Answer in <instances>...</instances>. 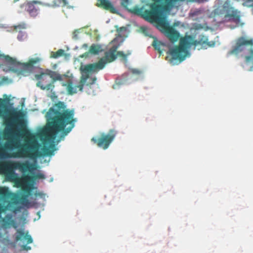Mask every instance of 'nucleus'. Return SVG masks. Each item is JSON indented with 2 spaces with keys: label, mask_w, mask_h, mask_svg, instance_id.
Instances as JSON below:
<instances>
[{
  "label": "nucleus",
  "mask_w": 253,
  "mask_h": 253,
  "mask_svg": "<svg viewBox=\"0 0 253 253\" xmlns=\"http://www.w3.org/2000/svg\"><path fill=\"white\" fill-rule=\"evenodd\" d=\"M8 188L7 187H0V197H5L8 194Z\"/></svg>",
  "instance_id": "nucleus-26"
},
{
  "label": "nucleus",
  "mask_w": 253,
  "mask_h": 253,
  "mask_svg": "<svg viewBox=\"0 0 253 253\" xmlns=\"http://www.w3.org/2000/svg\"><path fill=\"white\" fill-rule=\"evenodd\" d=\"M46 74L49 76V79H52V81L50 82L51 83H53L56 81H61L62 80V76L60 75L59 73L55 71H53L50 70H46Z\"/></svg>",
  "instance_id": "nucleus-20"
},
{
  "label": "nucleus",
  "mask_w": 253,
  "mask_h": 253,
  "mask_svg": "<svg viewBox=\"0 0 253 253\" xmlns=\"http://www.w3.org/2000/svg\"><path fill=\"white\" fill-rule=\"evenodd\" d=\"M17 107V158H28L35 159L42 156H51L56 150L54 144L48 147L43 146L40 151L41 144L27 128L26 116L24 110L25 100L22 99Z\"/></svg>",
  "instance_id": "nucleus-1"
},
{
  "label": "nucleus",
  "mask_w": 253,
  "mask_h": 253,
  "mask_svg": "<svg viewBox=\"0 0 253 253\" xmlns=\"http://www.w3.org/2000/svg\"><path fill=\"white\" fill-rule=\"evenodd\" d=\"M40 61L39 57L31 58L28 62L21 63L17 61V75L24 76H29L33 71L35 65Z\"/></svg>",
  "instance_id": "nucleus-11"
},
{
  "label": "nucleus",
  "mask_w": 253,
  "mask_h": 253,
  "mask_svg": "<svg viewBox=\"0 0 253 253\" xmlns=\"http://www.w3.org/2000/svg\"><path fill=\"white\" fill-rule=\"evenodd\" d=\"M126 2H127L128 0H126Z\"/></svg>",
  "instance_id": "nucleus-38"
},
{
  "label": "nucleus",
  "mask_w": 253,
  "mask_h": 253,
  "mask_svg": "<svg viewBox=\"0 0 253 253\" xmlns=\"http://www.w3.org/2000/svg\"><path fill=\"white\" fill-rule=\"evenodd\" d=\"M13 226L14 228H16V225H15L14 224H13Z\"/></svg>",
  "instance_id": "nucleus-36"
},
{
  "label": "nucleus",
  "mask_w": 253,
  "mask_h": 253,
  "mask_svg": "<svg viewBox=\"0 0 253 253\" xmlns=\"http://www.w3.org/2000/svg\"><path fill=\"white\" fill-rule=\"evenodd\" d=\"M131 54L130 52L128 51L126 54H125L124 52L121 51H116L117 57H122L123 59L126 60L127 56Z\"/></svg>",
  "instance_id": "nucleus-25"
},
{
  "label": "nucleus",
  "mask_w": 253,
  "mask_h": 253,
  "mask_svg": "<svg viewBox=\"0 0 253 253\" xmlns=\"http://www.w3.org/2000/svg\"><path fill=\"white\" fill-rule=\"evenodd\" d=\"M64 54V50L62 49L58 50L56 52H52L51 57L53 58H57L63 56Z\"/></svg>",
  "instance_id": "nucleus-23"
},
{
  "label": "nucleus",
  "mask_w": 253,
  "mask_h": 253,
  "mask_svg": "<svg viewBox=\"0 0 253 253\" xmlns=\"http://www.w3.org/2000/svg\"><path fill=\"white\" fill-rule=\"evenodd\" d=\"M35 195L36 196H37V195H38V193H36Z\"/></svg>",
  "instance_id": "nucleus-37"
},
{
  "label": "nucleus",
  "mask_w": 253,
  "mask_h": 253,
  "mask_svg": "<svg viewBox=\"0 0 253 253\" xmlns=\"http://www.w3.org/2000/svg\"><path fill=\"white\" fill-rule=\"evenodd\" d=\"M16 162L0 161V174L11 175L14 187H16Z\"/></svg>",
  "instance_id": "nucleus-12"
},
{
  "label": "nucleus",
  "mask_w": 253,
  "mask_h": 253,
  "mask_svg": "<svg viewBox=\"0 0 253 253\" xmlns=\"http://www.w3.org/2000/svg\"><path fill=\"white\" fill-rule=\"evenodd\" d=\"M20 205H17V242H19L20 251H28L31 250L29 244L33 242V239L29 231L25 229V225L27 223L26 219L28 211L27 209Z\"/></svg>",
  "instance_id": "nucleus-5"
},
{
  "label": "nucleus",
  "mask_w": 253,
  "mask_h": 253,
  "mask_svg": "<svg viewBox=\"0 0 253 253\" xmlns=\"http://www.w3.org/2000/svg\"><path fill=\"white\" fill-rule=\"evenodd\" d=\"M253 1V0H246V2Z\"/></svg>",
  "instance_id": "nucleus-33"
},
{
  "label": "nucleus",
  "mask_w": 253,
  "mask_h": 253,
  "mask_svg": "<svg viewBox=\"0 0 253 253\" xmlns=\"http://www.w3.org/2000/svg\"><path fill=\"white\" fill-rule=\"evenodd\" d=\"M250 55L245 56V60L246 62H249L253 59V49H251L250 50Z\"/></svg>",
  "instance_id": "nucleus-27"
},
{
  "label": "nucleus",
  "mask_w": 253,
  "mask_h": 253,
  "mask_svg": "<svg viewBox=\"0 0 253 253\" xmlns=\"http://www.w3.org/2000/svg\"><path fill=\"white\" fill-rule=\"evenodd\" d=\"M132 72L134 74H139L140 73V71H139L137 69H133L132 70Z\"/></svg>",
  "instance_id": "nucleus-31"
},
{
  "label": "nucleus",
  "mask_w": 253,
  "mask_h": 253,
  "mask_svg": "<svg viewBox=\"0 0 253 253\" xmlns=\"http://www.w3.org/2000/svg\"><path fill=\"white\" fill-rule=\"evenodd\" d=\"M105 63L103 60H101L99 63L88 64L85 65L83 68H81L82 76L79 84L78 85L73 86V83L71 81L68 82L67 84H63V85L67 86V90L68 94L72 95L77 93V88H79L80 91H82L84 85L89 77V74L102 69L104 67Z\"/></svg>",
  "instance_id": "nucleus-8"
},
{
  "label": "nucleus",
  "mask_w": 253,
  "mask_h": 253,
  "mask_svg": "<svg viewBox=\"0 0 253 253\" xmlns=\"http://www.w3.org/2000/svg\"><path fill=\"white\" fill-rule=\"evenodd\" d=\"M96 80V78L95 77L91 79V82L90 83H87L86 84L87 85L92 84L95 83Z\"/></svg>",
  "instance_id": "nucleus-29"
},
{
  "label": "nucleus",
  "mask_w": 253,
  "mask_h": 253,
  "mask_svg": "<svg viewBox=\"0 0 253 253\" xmlns=\"http://www.w3.org/2000/svg\"><path fill=\"white\" fill-rule=\"evenodd\" d=\"M100 3L97 4L99 7H101L106 10H110L113 13H116V9L108 0H99Z\"/></svg>",
  "instance_id": "nucleus-18"
},
{
  "label": "nucleus",
  "mask_w": 253,
  "mask_h": 253,
  "mask_svg": "<svg viewBox=\"0 0 253 253\" xmlns=\"http://www.w3.org/2000/svg\"><path fill=\"white\" fill-rule=\"evenodd\" d=\"M213 13L214 16L223 17L224 21L240 23L241 12L233 7L229 0L225 1L222 6L214 9Z\"/></svg>",
  "instance_id": "nucleus-9"
},
{
  "label": "nucleus",
  "mask_w": 253,
  "mask_h": 253,
  "mask_svg": "<svg viewBox=\"0 0 253 253\" xmlns=\"http://www.w3.org/2000/svg\"><path fill=\"white\" fill-rule=\"evenodd\" d=\"M126 28L124 27H121V28H119L118 29H117V31L118 32V33H120L121 32H122V31H125L126 30Z\"/></svg>",
  "instance_id": "nucleus-30"
},
{
  "label": "nucleus",
  "mask_w": 253,
  "mask_h": 253,
  "mask_svg": "<svg viewBox=\"0 0 253 253\" xmlns=\"http://www.w3.org/2000/svg\"><path fill=\"white\" fill-rule=\"evenodd\" d=\"M44 175L41 173L30 176L28 174L22 176L21 178L17 174V188L21 187V192H17V205H20L26 208L30 207V202L28 198L32 195L31 192L36 189L34 185V181L38 179H45Z\"/></svg>",
  "instance_id": "nucleus-6"
},
{
  "label": "nucleus",
  "mask_w": 253,
  "mask_h": 253,
  "mask_svg": "<svg viewBox=\"0 0 253 253\" xmlns=\"http://www.w3.org/2000/svg\"><path fill=\"white\" fill-rule=\"evenodd\" d=\"M56 109L50 108L46 114L48 121L47 126L38 133L41 140H53L57 134L61 131L66 135L75 126L76 119H74V111L66 109L63 102L59 101L55 105Z\"/></svg>",
  "instance_id": "nucleus-2"
},
{
  "label": "nucleus",
  "mask_w": 253,
  "mask_h": 253,
  "mask_svg": "<svg viewBox=\"0 0 253 253\" xmlns=\"http://www.w3.org/2000/svg\"><path fill=\"white\" fill-rule=\"evenodd\" d=\"M5 128L2 131L3 139L9 141L5 143L3 147L0 148V158L8 156L6 150L16 149V109L12 111L11 115L6 117L3 119Z\"/></svg>",
  "instance_id": "nucleus-7"
},
{
  "label": "nucleus",
  "mask_w": 253,
  "mask_h": 253,
  "mask_svg": "<svg viewBox=\"0 0 253 253\" xmlns=\"http://www.w3.org/2000/svg\"><path fill=\"white\" fill-rule=\"evenodd\" d=\"M117 134V131L116 130L111 129L107 134L102 132L99 136L93 137L91 141L98 147L105 150L109 147Z\"/></svg>",
  "instance_id": "nucleus-10"
},
{
  "label": "nucleus",
  "mask_w": 253,
  "mask_h": 253,
  "mask_svg": "<svg viewBox=\"0 0 253 253\" xmlns=\"http://www.w3.org/2000/svg\"><path fill=\"white\" fill-rule=\"evenodd\" d=\"M185 0H152L154 2H159L160 1H163L165 4L163 5V8L165 9H171L172 8L174 4L178 1H183ZM208 0H200L201 2H205Z\"/></svg>",
  "instance_id": "nucleus-17"
},
{
  "label": "nucleus",
  "mask_w": 253,
  "mask_h": 253,
  "mask_svg": "<svg viewBox=\"0 0 253 253\" xmlns=\"http://www.w3.org/2000/svg\"><path fill=\"white\" fill-rule=\"evenodd\" d=\"M12 201L13 204H16V193H13L12 198Z\"/></svg>",
  "instance_id": "nucleus-28"
},
{
  "label": "nucleus",
  "mask_w": 253,
  "mask_h": 253,
  "mask_svg": "<svg viewBox=\"0 0 253 253\" xmlns=\"http://www.w3.org/2000/svg\"><path fill=\"white\" fill-rule=\"evenodd\" d=\"M9 100L0 98V115L6 113L8 111Z\"/></svg>",
  "instance_id": "nucleus-21"
},
{
  "label": "nucleus",
  "mask_w": 253,
  "mask_h": 253,
  "mask_svg": "<svg viewBox=\"0 0 253 253\" xmlns=\"http://www.w3.org/2000/svg\"><path fill=\"white\" fill-rule=\"evenodd\" d=\"M16 0H14V1H15Z\"/></svg>",
  "instance_id": "nucleus-39"
},
{
  "label": "nucleus",
  "mask_w": 253,
  "mask_h": 253,
  "mask_svg": "<svg viewBox=\"0 0 253 253\" xmlns=\"http://www.w3.org/2000/svg\"><path fill=\"white\" fill-rule=\"evenodd\" d=\"M100 51V47L98 45L92 44L89 48V52L93 54H97Z\"/></svg>",
  "instance_id": "nucleus-24"
},
{
  "label": "nucleus",
  "mask_w": 253,
  "mask_h": 253,
  "mask_svg": "<svg viewBox=\"0 0 253 253\" xmlns=\"http://www.w3.org/2000/svg\"><path fill=\"white\" fill-rule=\"evenodd\" d=\"M11 155H12V157H13V158H16V152H13L12 153Z\"/></svg>",
  "instance_id": "nucleus-32"
},
{
  "label": "nucleus",
  "mask_w": 253,
  "mask_h": 253,
  "mask_svg": "<svg viewBox=\"0 0 253 253\" xmlns=\"http://www.w3.org/2000/svg\"><path fill=\"white\" fill-rule=\"evenodd\" d=\"M36 79L38 80L37 86L40 87L42 90H51L54 85L51 83L48 75L46 74V71L40 74L35 75Z\"/></svg>",
  "instance_id": "nucleus-14"
},
{
  "label": "nucleus",
  "mask_w": 253,
  "mask_h": 253,
  "mask_svg": "<svg viewBox=\"0 0 253 253\" xmlns=\"http://www.w3.org/2000/svg\"><path fill=\"white\" fill-rule=\"evenodd\" d=\"M13 212H16V208H14L13 209Z\"/></svg>",
  "instance_id": "nucleus-34"
},
{
  "label": "nucleus",
  "mask_w": 253,
  "mask_h": 253,
  "mask_svg": "<svg viewBox=\"0 0 253 253\" xmlns=\"http://www.w3.org/2000/svg\"><path fill=\"white\" fill-rule=\"evenodd\" d=\"M36 169L35 165L31 164L28 161L24 162H17V169H19L23 172L31 171Z\"/></svg>",
  "instance_id": "nucleus-15"
},
{
  "label": "nucleus",
  "mask_w": 253,
  "mask_h": 253,
  "mask_svg": "<svg viewBox=\"0 0 253 253\" xmlns=\"http://www.w3.org/2000/svg\"><path fill=\"white\" fill-rule=\"evenodd\" d=\"M150 7V10L144 11L142 15L143 18L149 22L157 23L171 42L177 41L180 36L179 33L173 27L169 26L162 17V6L161 4L152 3Z\"/></svg>",
  "instance_id": "nucleus-4"
},
{
  "label": "nucleus",
  "mask_w": 253,
  "mask_h": 253,
  "mask_svg": "<svg viewBox=\"0 0 253 253\" xmlns=\"http://www.w3.org/2000/svg\"><path fill=\"white\" fill-rule=\"evenodd\" d=\"M248 45L253 46V40H248L244 37L237 39L235 45L232 49L228 52V55L237 54L244 50L245 47Z\"/></svg>",
  "instance_id": "nucleus-13"
},
{
  "label": "nucleus",
  "mask_w": 253,
  "mask_h": 253,
  "mask_svg": "<svg viewBox=\"0 0 253 253\" xmlns=\"http://www.w3.org/2000/svg\"><path fill=\"white\" fill-rule=\"evenodd\" d=\"M250 71H253V66L251 67Z\"/></svg>",
  "instance_id": "nucleus-35"
},
{
  "label": "nucleus",
  "mask_w": 253,
  "mask_h": 253,
  "mask_svg": "<svg viewBox=\"0 0 253 253\" xmlns=\"http://www.w3.org/2000/svg\"><path fill=\"white\" fill-rule=\"evenodd\" d=\"M152 45L156 50L158 51L160 53H162L163 50L162 49V47L164 45V43H163L160 41H158L156 40L153 41Z\"/></svg>",
  "instance_id": "nucleus-22"
},
{
  "label": "nucleus",
  "mask_w": 253,
  "mask_h": 253,
  "mask_svg": "<svg viewBox=\"0 0 253 253\" xmlns=\"http://www.w3.org/2000/svg\"><path fill=\"white\" fill-rule=\"evenodd\" d=\"M26 28L25 24L17 25V32H18L17 38L19 41H23L27 37V35L25 31Z\"/></svg>",
  "instance_id": "nucleus-19"
},
{
  "label": "nucleus",
  "mask_w": 253,
  "mask_h": 253,
  "mask_svg": "<svg viewBox=\"0 0 253 253\" xmlns=\"http://www.w3.org/2000/svg\"><path fill=\"white\" fill-rule=\"evenodd\" d=\"M214 44V42H209L208 38L203 35H200L196 40H195L191 36H187L181 38L179 45L171 48L169 52L172 59L182 61L185 59L188 54L187 49L192 45H200L202 47L207 48L213 46Z\"/></svg>",
  "instance_id": "nucleus-3"
},
{
  "label": "nucleus",
  "mask_w": 253,
  "mask_h": 253,
  "mask_svg": "<svg viewBox=\"0 0 253 253\" xmlns=\"http://www.w3.org/2000/svg\"><path fill=\"white\" fill-rule=\"evenodd\" d=\"M116 49V47H113L111 48L109 52L106 53L105 57L101 58L97 63L103 60L105 63L104 64L105 66L107 62H111L115 60L117 58Z\"/></svg>",
  "instance_id": "nucleus-16"
}]
</instances>
